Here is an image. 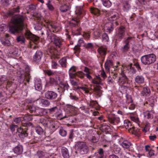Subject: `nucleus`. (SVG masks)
I'll list each match as a JSON object with an SVG mask.
<instances>
[{"label": "nucleus", "instance_id": "f3484780", "mask_svg": "<svg viewBox=\"0 0 158 158\" xmlns=\"http://www.w3.org/2000/svg\"><path fill=\"white\" fill-rule=\"evenodd\" d=\"M45 97L48 99H54L57 97V95L54 92L48 91L45 93Z\"/></svg>", "mask_w": 158, "mask_h": 158}, {"label": "nucleus", "instance_id": "49530a36", "mask_svg": "<svg viewBox=\"0 0 158 158\" xmlns=\"http://www.w3.org/2000/svg\"><path fill=\"white\" fill-rule=\"evenodd\" d=\"M150 124L149 123L147 122L145 125V127L142 129L143 131L146 132L148 131L150 128Z\"/></svg>", "mask_w": 158, "mask_h": 158}, {"label": "nucleus", "instance_id": "c9c22d12", "mask_svg": "<svg viewBox=\"0 0 158 158\" xmlns=\"http://www.w3.org/2000/svg\"><path fill=\"white\" fill-rule=\"evenodd\" d=\"M122 146L125 148H128L131 145V143L130 142L127 140L124 141L121 143Z\"/></svg>", "mask_w": 158, "mask_h": 158}, {"label": "nucleus", "instance_id": "ddd939ff", "mask_svg": "<svg viewBox=\"0 0 158 158\" xmlns=\"http://www.w3.org/2000/svg\"><path fill=\"white\" fill-rule=\"evenodd\" d=\"M108 120L110 123L114 125L118 124L120 122L118 117L112 114L109 116Z\"/></svg>", "mask_w": 158, "mask_h": 158}, {"label": "nucleus", "instance_id": "5701e85b", "mask_svg": "<svg viewBox=\"0 0 158 158\" xmlns=\"http://www.w3.org/2000/svg\"><path fill=\"white\" fill-rule=\"evenodd\" d=\"M84 41L82 39H80L78 40V43L74 48V50L77 51H79L80 50V47L84 46L85 45Z\"/></svg>", "mask_w": 158, "mask_h": 158}, {"label": "nucleus", "instance_id": "6ab92c4d", "mask_svg": "<svg viewBox=\"0 0 158 158\" xmlns=\"http://www.w3.org/2000/svg\"><path fill=\"white\" fill-rule=\"evenodd\" d=\"M48 47L49 48L47 51L48 55L53 56L57 54V52L55 47L52 46L51 44H49Z\"/></svg>", "mask_w": 158, "mask_h": 158}, {"label": "nucleus", "instance_id": "4468645a", "mask_svg": "<svg viewBox=\"0 0 158 158\" xmlns=\"http://www.w3.org/2000/svg\"><path fill=\"white\" fill-rule=\"evenodd\" d=\"M90 74H85V76L89 80H92V82L94 84H98L100 83L101 82V79L99 75L95 77L93 79H92V77L90 75Z\"/></svg>", "mask_w": 158, "mask_h": 158}, {"label": "nucleus", "instance_id": "473e14b6", "mask_svg": "<svg viewBox=\"0 0 158 158\" xmlns=\"http://www.w3.org/2000/svg\"><path fill=\"white\" fill-rule=\"evenodd\" d=\"M130 118L131 120L139 125V119L137 117L136 114H132L130 115Z\"/></svg>", "mask_w": 158, "mask_h": 158}, {"label": "nucleus", "instance_id": "f704fd0d", "mask_svg": "<svg viewBox=\"0 0 158 158\" xmlns=\"http://www.w3.org/2000/svg\"><path fill=\"white\" fill-rule=\"evenodd\" d=\"M113 65L112 62L111 60H107L105 64V66L106 69L109 71L110 68Z\"/></svg>", "mask_w": 158, "mask_h": 158}, {"label": "nucleus", "instance_id": "423d86ee", "mask_svg": "<svg viewBox=\"0 0 158 158\" xmlns=\"http://www.w3.org/2000/svg\"><path fill=\"white\" fill-rule=\"evenodd\" d=\"M124 126L125 128L128 129L129 132L137 135L139 131V130L132 126L130 122L128 120L124 121Z\"/></svg>", "mask_w": 158, "mask_h": 158}, {"label": "nucleus", "instance_id": "09e8293b", "mask_svg": "<svg viewBox=\"0 0 158 158\" xmlns=\"http://www.w3.org/2000/svg\"><path fill=\"white\" fill-rule=\"evenodd\" d=\"M130 8V6L127 2H125L123 6V10L125 11H127Z\"/></svg>", "mask_w": 158, "mask_h": 158}, {"label": "nucleus", "instance_id": "f257e3e1", "mask_svg": "<svg viewBox=\"0 0 158 158\" xmlns=\"http://www.w3.org/2000/svg\"><path fill=\"white\" fill-rule=\"evenodd\" d=\"M24 19V17L21 15L12 18L10 21V23L13 25H9L10 31L13 34H15L19 31H22L26 26Z\"/></svg>", "mask_w": 158, "mask_h": 158}, {"label": "nucleus", "instance_id": "4c0bfd02", "mask_svg": "<svg viewBox=\"0 0 158 158\" xmlns=\"http://www.w3.org/2000/svg\"><path fill=\"white\" fill-rule=\"evenodd\" d=\"M144 116L148 119L152 118L153 117V115L151 112L148 111L144 113Z\"/></svg>", "mask_w": 158, "mask_h": 158}, {"label": "nucleus", "instance_id": "13d9d810", "mask_svg": "<svg viewBox=\"0 0 158 158\" xmlns=\"http://www.w3.org/2000/svg\"><path fill=\"white\" fill-rule=\"evenodd\" d=\"M58 65L57 63L53 61L52 63V68L53 69H56L57 68Z\"/></svg>", "mask_w": 158, "mask_h": 158}, {"label": "nucleus", "instance_id": "ea45409f", "mask_svg": "<svg viewBox=\"0 0 158 158\" xmlns=\"http://www.w3.org/2000/svg\"><path fill=\"white\" fill-rule=\"evenodd\" d=\"M70 108L69 111L71 113L70 115L72 116L76 115L77 114V109L72 106H70Z\"/></svg>", "mask_w": 158, "mask_h": 158}, {"label": "nucleus", "instance_id": "e433bc0d", "mask_svg": "<svg viewBox=\"0 0 158 158\" xmlns=\"http://www.w3.org/2000/svg\"><path fill=\"white\" fill-rule=\"evenodd\" d=\"M35 130L37 133L41 135L43 134L44 131L43 129L40 126H37L35 128Z\"/></svg>", "mask_w": 158, "mask_h": 158}, {"label": "nucleus", "instance_id": "774afa93", "mask_svg": "<svg viewBox=\"0 0 158 158\" xmlns=\"http://www.w3.org/2000/svg\"><path fill=\"white\" fill-rule=\"evenodd\" d=\"M90 35L89 33L84 32L83 34V36L85 39H88Z\"/></svg>", "mask_w": 158, "mask_h": 158}, {"label": "nucleus", "instance_id": "8fccbe9b", "mask_svg": "<svg viewBox=\"0 0 158 158\" xmlns=\"http://www.w3.org/2000/svg\"><path fill=\"white\" fill-rule=\"evenodd\" d=\"M24 119V120L27 121H30L32 119V116L29 115V114H27L23 118Z\"/></svg>", "mask_w": 158, "mask_h": 158}, {"label": "nucleus", "instance_id": "58836bf2", "mask_svg": "<svg viewBox=\"0 0 158 158\" xmlns=\"http://www.w3.org/2000/svg\"><path fill=\"white\" fill-rule=\"evenodd\" d=\"M59 62L62 67H66L67 64L66 58L65 57L59 60Z\"/></svg>", "mask_w": 158, "mask_h": 158}, {"label": "nucleus", "instance_id": "c03bdc74", "mask_svg": "<svg viewBox=\"0 0 158 158\" xmlns=\"http://www.w3.org/2000/svg\"><path fill=\"white\" fill-rule=\"evenodd\" d=\"M45 153L41 151H39L37 153V155L35 156V157H38L39 158H45Z\"/></svg>", "mask_w": 158, "mask_h": 158}, {"label": "nucleus", "instance_id": "a19ab883", "mask_svg": "<svg viewBox=\"0 0 158 158\" xmlns=\"http://www.w3.org/2000/svg\"><path fill=\"white\" fill-rule=\"evenodd\" d=\"M41 103L43 107H47L49 106L50 104L49 102L47 100L43 99L41 101Z\"/></svg>", "mask_w": 158, "mask_h": 158}, {"label": "nucleus", "instance_id": "72a5a7b5", "mask_svg": "<svg viewBox=\"0 0 158 158\" xmlns=\"http://www.w3.org/2000/svg\"><path fill=\"white\" fill-rule=\"evenodd\" d=\"M44 109L37 107L36 110H35V113L33 114L35 115H42L44 114Z\"/></svg>", "mask_w": 158, "mask_h": 158}, {"label": "nucleus", "instance_id": "a878e982", "mask_svg": "<svg viewBox=\"0 0 158 158\" xmlns=\"http://www.w3.org/2000/svg\"><path fill=\"white\" fill-rule=\"evenodd\" d=\"M150 93V89L148 87H144L143 90L141 92V95L145 96H148L149 95Z\"/></svg>", "mask_w": 158, "mask_h": 158}, {"label": "nucleus", "instance_id": "de8ad7c7", "mask_svg": "<svg viewBox=\"0 0 158 158\" xmlns=\"http://www.w3.org/2000/svg\"><path fill=\"white\" fill-rule=\"evenodd\" d=\"M51 1L50 0H49L48 2L46 4V5L49 10H54V8L51 4Z\"/></svg>", "mask_w": 158, "mask_h": 158}, {"label": "nucleus", "instance_id": "cd10ccee", "mask_svg": "<svg viewBox=\"0 0 158 158\" xmlns=\"http://www.w3.org/2000/svg\"><path fill=\"white\" fill-rule=\"evenodd\" d=\"M62 156L64 158H69V154L68 149L65 148L63 147L61 149Z\"/></svg>", "mask_w": 158, "mask_h": 158}, {"label": "nucleus", "instance_id": "a211bd4d", "mask_svg": "<svg viewBox=\"0 0 158 158\" xmlns=\"http://www.w3.org/2000/svg\"><path fill=\"white\" fill-rule=\"evenodd\" d=\"M132 40L133 38L130 36L128 37L127 38L124 40V42L126 44L122 48V50L123 51L126 52L128 50L130 47L129 44Z\"/></svg>", "mask_w": 158, "mask_h": 158}, {"label": "nucleus", "instance_id": "412c9836", "mask_svg": "<svg viewBox=\"0 0 158 158\" xmlns=\"http://www.w3.org/2000/svg\"><path fill=\"white\" fill-rule=\"evenodd\" d=\"M42 56V53L41 51H37L34 56L33 59L34 61L36 62L40 61Z\"/></svg>", "mask_w": 158, "mask_h": 158}, {"label": "nucleus", "instance_id": "4d7b16f0", "mask_svg": "<svg viewBox=\"0 0 158 158\" xmlns=\"http://www.w3.org/2000/svg\"><path fill=\"white\" fill-rule=\"evenodd\" d=\"M102 40L103 41L106 42L109 40V37L106 34H104L102 35Z\"/></svg>", "mask_w": 158, "mask_h": 158}, {"label": "nucleus", "instance_id": "7ed1b4c3", "mask_svg": "<svg viewBox=\"0 0 158 158\" xmlns=\"http://www.w3.org/2000/svg\"><path fill=\"white\" fill-rule=\"evenodd\" d=\"M82 7L77 6L76 7L75 14L77 15L76 18H73L69 22V25L72 27H74L78 25L80 22V19L81 18L80 15L82 13Z\"/></svg>", "mask_w": 158, "mask_h": 158}, {"label": "nucleus", "instance_id": "864d4df0", "mask_svg": "<svg viewBox=\"0 0 158 158\" xmlns=\"http://www.w3.org/2000/svg\"><path fill=\"white\" fill-rule=\"evenodd\" d=\"M36 109L37 107L34 106H32L29 107L30 112L32 113H34V114L35 113V110Z\"/></svg>", "mask_w": 158, "mask_h": 158}, {"label": "nucleus", "instance_id": "393cba45", "mask_svg": "<svg viewBox=\"0 0 158 158\" xmlns=\"http://www.w3.org/2000/svg\"><path fill=\"white\" fill-rule=\"evenodd\" d=\"M107 48L105 46H103L99 47L98 49V52L101 56L105 55L106 54Z\"/></svg>", "mask_w": 158, "mask_h": 158}, {"label": "nucleus", "instance_id": "dca6fc26", "mask_svg": "<svg viewBox=\"0 0 158 158\" xmlns=\"http://www.w3.org/2000/svg\"><path fill=\"white\" fill-rule=\"evenodd\" d=\"M113 24L111 22L106 23L103 28L104 31L110 33L113 29Z\"/></svg>", "mask_w": 158, "mask_h": 158}, {"label": "nucleus", "instance_id": "c85d7f7f", "mask_svg": "<svg viewBox=\"0 0 158 158\" xmlns=\"http://www.w3.org/2000/svg\"><path fill=\"white\" fill-rule=\"evenodd\" d=\"M19 7H18L16 8H13L12 10L8 11L7 14L8 16H11L14 15V13H18L19 12Z\"/></svg>", "mask_w": 158, "mask_h": 158}, {"label": "nucleus", "instance_id": "0e129e2a", "mask_svg": "<svg viewBox=\"0 0 158 158\" xmlns=\"http://www.w3.org/2000/svg\"><path fill=\"white\" fill-rule=\"evenodd\" d=\"M84 71L85 73V74H91V72L90 70L86 67H85Z\"/></svg>", "mask_w": 158, "mask_h": 158}, {"label": "nucleus", "instance_id": "a18cd8bd", "mask_svg": "<svg viewBox=\"0 0 158 158\" xmlns=\"http://www.w3.org/2000/svg\"><path fill=\"white\" fill-rule=\"evenodd\" d=\"M60 86L61 88L63 89L64 90L65 89L67 90L69 87V85L67 83H60Z\"/></svg>", "mask_w": 158, "mask_h": 158}, {"label": "nucleus", "instance_id": "9b49d317", "mask_svg": "<svg viewBox=\"0 0 158 158\" xmlns=\"http://www.w3.org/2000/svg\"><path fill=\"white\" fill-rule=\"evenodd\" d=\"M25 37L29 39L35 44H36L38 42L39 38L32 34L29 31H27L25 33Z\"/></svg>", "mask_w": 158, "mask_h": 158}, {"label": "nucleus", "instance_id": "39448f33", "mask_svg": "<svg viewBox=\"0 0 158 158\" xmlns=\"http://www.w3.org/2000/svg\"><path fill=\"white\" fill-rule=\"evenodd\" d=\"M45 23H43L44 26L48 28L51 32H56L61 28L59 24L54 23L49 21H44Z\"/></svg>", "mask_w": 158, "mask_h": 158}, {"label": "nucleus", "instance_id": "aec40b11", "mask_svg": "<svg viewBox=\"0 0 158 158\" xmlns=\"http://www.w3.org/2000/svg\"><path fill=\"white\" fill-rule=\"evenodd\" d=\"M23 127H21L18 128L17 130V132L19 133L18 135L22 138H23L27 135V131L25 130H24Z\"/></svg>", "mask_w": 158, "mask_h": 158}, {"label": "nucleus", "instance_id": "2eb2a0df", "mask_svg": "<svg viewBox=\"0 0 158 158\" xmlns=\"http://www.w3.org/2000/svg\"><path fill=\"white\" fill-rule=\"evenodd\" d=\"M52 120L48 118L47 117L42 118L40 119V122L45 127H50L51 125V121Z\"/></svg>", "mask_w": 158, "mask_h": 158}, {"label": "nucleus", "instance_id": "69168bd1", "mask_svg": "<svg viewBox=\"0 0 158 158\" xmlns=\"http://www.w3.org/2000/svg\"><path fill=\"white\" fill-rule=\"evenodd\" d=\"M22 119V118L20 117L15 118L14 119V121L16 123H18L20 122Z\"/></svg>", "mask_w": 158, "mask_h": 158}, {"label": "nucleus", "instance_id": "79ce46f5", "mask_svg": "<svg viewBox=\"0 0 158 158\" xmlns=\"http://www.w3.org/2000/svg\"><path fill=\"white\" fill-rule=\"evenodd\" d=\"M69 9V7L66 5H63L60 7V10L62 12H66Z\"/></svg>", "mask_w": 158, "mask_h": 158}, {"label": "nucleus", "instance_id": "338daca9", "mask_svg": "<svg viewBox=\"0 0 158 158\" xmlns=\"http://www.w3.org/2000/svg\"><path fill=\"white\" fill-rule=\"evenodd\" d=\"M45 74H48L49 76L52 75L54 74L53 72L51 70H46L44 72Z\"/></svg>", "mask_w": 158, "mask_h": 158}, {"label": "nucleus", "instance_id": "4be33fe9", "mask_svg": "<svg viewBox=\"0 0 158 158\" xmlns=\"http://www.w3.org/2000/svg\"><path fill=\"white\" fill-rule=\"evenodd\" d=\"M35 89L38 91H40L41 90L42 85L40 80L38 79L35 80Z\"/></svg>", "mask_w": 158, "mask_h": 158}, {"label": "nucleus", "instance_id": "bb28decb", "mask_svg": "<svg viewBox=\"0 0 158 158\" xmlns=\"http://www.w3.org/2000/svg\"><path fill=\"white\" fill-rule=\"evenodd\" d=\"M144 78L142 76L138 75L135 78V82L138 84H143L144 82Z\"/></svg>", "mask_w": 158, "mask_h": 158}, {"label": "nucleus", "instance_id": "37998d69", "mask_svg": "<svg viewBox=\"0 0 158 158\" xmlns=\"http://www.w3.org/2000/svg\"><path fill=\"white\" fill-rule=\"evenodd\" d=\"M16 40L18 42H21V43H24L25 42V37L23 35H21L17 37Z\"/></svg>", "mask_w": 158, "mask_h": 158}, {"label": "nucleus", "instance_id": "7c9ffc66", "mask_svg": "<svg viewBox=\"0 0 158 158\" xmlns=\"http://www.w3.org/2000/svg\"><path fill=\"white\" fill-rule=\"evenodd\" d=\"M103 5L106 7L109 8L112 5L111 2L109 0H100Z\"/></svg>", "mask_w": 158, "mask_h": 158}, {"label": "nucleus", "instance_id": "f03ea898", "mask_svg": "<svg viewBox=\"0 0 158 158\" xmlns=\"http://www.w3.org/2000/svg\"><path fill=\"white\" fill-rule=\"evenodd\" d=\"M126 69L131 72L133 74L135 73L136 72V70L131 67V65H127L126 66L124 65H122L121 68V72L120 73V76L118 81L120 85H122L124 84L127 80V77L123 73L124 71H125Z\"/></svg>", "mask_w": 158, "mask_h": 158}, {"label": "nucleus", "instance_id": "20e7f679", "mask_svg": "<svg viewBox=\"0 0 158 158\" xmlns=\"http://www.w3.org/2000/svg\"><path fill=\"white\" fill-rule=\"evenodd\" d=\"M156 56L154 54L145 55L141 58L142 63L144 65H149L154 63L156 60Z\"/></svg>", "mask_w": 158, "mask_h": 158}, {"label": "nucleus", "instance_id": "2f4dec72", "mask_svg": "<svg viewBox=\"0 0 158 158\" xmlns=\"http://www.w3.org/2000/svg\"><path fill=\"white\" fill-rule=\"evenodd\" d=\"M90 11L92 14L97 16H98L100 14V10L96 8H91L90 9Z\"/></svg>", "mask_w": 158, "mask_h": 158}, {"label": "nucleus", "instance_id": "6e6552de", "mask_svg": "<svg viewBox=\"0 0 158 158\" xmlns=\"http://www.w3.org/2000/svg\"><path fill=\"white\" fill-rule=\"evenodd\" d=\"M48 39L49 41L53 42L55 45L58 47H60L62 45V40L55 35H51L48 37Z\"/></svg>", "mask_w": 158, "mask_h": 158}, {"label": "nucleus", "instance_id": "5fc2aeb1", "mask_svg": "<svg viewBox=\"0 0 158 158\" xmlns=\"http://www.w3.org/2000/svg\"><path fill=\"white\" fill-rule=\"evenodd\" d=\"M7 77L6 76L3 75L0 77V85L3 83L6 80Z\"/></svg>", "mask_w": 158, "mask_h": 158}, {"label": "nucleus", "instance_id": "b1692460", "mask_svg": "<svg viewBox=\"0 0 158 158\" xmlns=\"http://www.w3.org/2000/svg\"><path fill=\"white\" fill-rule=\"evenodd\" d=\"M15 153L17 155L21 154L23 151V148L22 145H19L15 147L14 149Z\"/></svg>", "mask_w": 158, "mask_h": 158}, {"label": "nucleus", "instance_id": "9d476101", "mask_svg": "<svg viewBox=\"0 0 158 158\" xmlns=\"http://www.w3.org/2000/svg\"><path fill=\"white\" fill-rule=\"evenodd\" d=\"M119 17L118 14L115 12L112 15H109L108 19L109 21L114 22L113 23L117 26L118 24Z\"/></svg>", "mask_w": 158, "mask_h": 158}, {"label": "nucleus", "instance_id": "1a4fd4ad", "mask_svg": "<svg viewBox=\"0 0 158 158\" xmlns=\"http://www.w3.org/2000/svg\"><path fill=\"white\" fill-rule=\"evenodd\" d=\"M126 102V105L123 106V107L126 109L128 108L130 110H132L135 108V105L133 103L131 96L129 94H127Z\"/></svg>", "mask_w": 158, "mask_h": 158}, {"label": "nucleus", "instance_id": "c756f323", "mask_svg": "<svg viewBox=\"0 0 158 158\" xmlns=\"http://www.w3.org/2000/svg\"><path fill=\"white\" fill-rule=\"evenodd\" d=\"M145 148L146 151L148 152L149 156L150 157L154 155V153L153 150H152L151 147L148 145L145 146Z\"/></svg>", "mask_w": 158, "mask_h": 158}, {"label": "nucleus", "instance_id": "3c124183", "mask_svg": "<svg viewBox=\"0 0 158 158\" xmlns=\"http://www.w3.org/2000/svg\"><path fill=\"white\" fill-rule=\"evenodd\" d=\"M59 133L62 136H66L67 134L66 131L62 128L60 129L59 131Z\"/></svg>", "mask_w": 158, "mask_h": 158}, {"label": "nucleus", "instance_id": "e2e57ef3", "mask_svg": "<svg viewBox=\"0 0 158 158\" xmlns=\"http://www.w3.org/2000/svg\"><path fill=\"white\" fill-rule=\"evenodd\" d=\"M70 78L74 79L76 75V73L69 72V73Z\"/></svg>", "mask_w": 158, "mask_h": 158}, {"label": "nucleus", "instance_id": "f8f14e48", "mask_svg": "<svg viewBox=\"0 0 158 158\" xmlns=\"http://www.w3.org/2000/svg\"><path fill=\"white\" fill-rule=\"evenodd\" d=\"M124 27H121L118 30V31L116 36V40L120 41L124 37Z\"/></svg>", "mask_w": 158, "mask_h": 158}, {"label": "nucleus", "instance_id": "bf43d9fd", "mask_svg": "<svg viewBox=\"0 0 158 158\" xmlns=\"http://www.w3.org/2000/svg\"><path fill=\"white\" fill-rule=\"evenodd\" d=\"M76 75L81 78H83L84 77V73L82 72L81 71H79L76 73Z\"/></svg>", "mask_w": 158, "mask_h": 158}, {"label": "nucleus", "instance_id": "0eeeda50", "mask_svg": "<svg viewBox=\"0 0 158 158\" xmlns=\"http://www.w3.org/2000/svg\"><path fill=\"white\" fill-rule=\"evenodd\" d=\"M76 147L77 150L82 154L86 153L88 151V148L86 143L84 142H77Z\"/></svg>", "mask_w": 158, "mask_h": 158}, {"label": "nucleus", "instance_id": "680f3d73", "mask_svg": "<svg viewBox=\"0 0 158 158\" xmlns=\"http://www.w3.org/2000/svg\"><path fill=\"white\" fill-rule=\"evenodd\" d=\"M17 126L15 125L12 124L10 126V130L12 132L14 131L15 129L17 128Z\"/></svg>", "mask_w": 158, "mask_h": 158}, {"label": "nucleus", "instance_id": "603ef678", "mask_svg": "<svg viewBox=\"0 0 158 158\" xmlns=\"http://www.w3.org/2000/svg\"><path fill=\"white\" fill-rule=\"evenodd\" d=\"M102 31L100 30H98L97 31H94V35L96 37H99L102 34Z\"/></svg>", "mask_w": 158, "mask_h": 158}, {"label": "nucleus", "instance_id": "052dcab7", "mask_svg": "<svg viewBox=\"0 0 158 158\" xmlns=\"http://www.w3.org/2000/svg\"><path fill=\"white\" fill-rule=\"evenodd\" d=\"M71 84L73 86H77L78 85V83L74 79H71L70 80Z\"/></svg>", "mask_w": 158, "mask_h": 158}, {"label": "nucleus", "instance_id": "6e6d98bb", "mask_svg": "<svg viewBox=\"0 0 158 158\" xmlns=\"http://www.w3.org/2000/svg\"><path fill=\"white\" fill-rule=\"evenodd\" d=\"M2 44L4 45L8 46L10 44V41L8 40H1Z\"/></svg>", "mask_w": 158, "mask_h": 158}]
</instances>
